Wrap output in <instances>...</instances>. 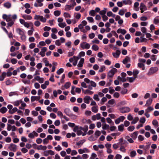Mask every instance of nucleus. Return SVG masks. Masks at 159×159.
Here are the masks:
<instances>
[{
  "instance_id": "9",
  "label": "nucleus",
  "mask_w": 159,
  "mask_h": 159,
  "mask_svg": "<svg viewBox=\"0 0 159 159\" xmlns=\"http://www.w3.org/2000/svg\"><path fill=\"white\" fill-rule=\"evenodd\" d=\"M83 92L85 94H89L92 95L93 93V92L90 91V90L87 89L85 90H84L82 88Z\"/></svg>"
},
{
  "instance_id": "56",
  "label": "nucleus",
  "mask_w": 159,
  "mask_h": 159,
  "mask_svg": "<svg viewBox=\"0 0 159 159\" xmlns=\"http://www.w3.org/2000/svg\"><path fill=\"white\" fill-rule=\"evenodd\" d=\"M134 126H130L128 127L127 129L129 131H132L134 130Z\"/></svg>"
},
{
  "instance_id": "3",
  "label": "nucleus",
  "mask_w": 159,
  "mask_h": 159,
  "mask_svg": "<svg viewBox=\"0 0 159 159\" xmlns=\"http://www.w3.org/2000/svg\"><path fill=\"white\" fill-rule=\"evenodd\" d=\"M80 47L83 49H89L90 47V45L86 42H83L80 44Z\"/></svg>"
},
{
  "instance_id": "55",
  "label": "nucleus",
  "mask_w": 159,
  "mask_h": 159,
  "mask_svg": "<svg viewBox=\"0 0 159 159\" xmlns=\"http://www.w3.org/2000/svg\"><path fill=\"white\" fill-rule=\"evenodd\" d=\"M89 14L92 16H94L95 14V11L93 10H91L89 12Z\"/></svg>"
},
{
  "instance_id": "7",
  "label": "nucleus",
  "mask_w": 159,
  "mask_h": 159,
  "mask_svg": "<svg viewBox=\"0 0 159 159\" xmlns=\"http://www.w3.org/2000/svg\"><path fill=\"white\" fill-rule=\"evenodd\" d=\"M44 0H36V1L39 3V5H38L36 2H35L34 3V6L35 7H37L38 6L41 7H42L43 4L41 3L42 2H43Z\"/></svg>"
},
{
  "instance_id": "25",
  "label": "nucleus",
  "mask_w": 159,
  "mask_h": 159,
  "mask_svg": "<svg viewBox=\"0 0 159 159\" xmlns=\"http://www.w3.org/2000/svg\"><path fill=\"white\" fill-rule=\"evenodd\" d=\"M152 100L151 98H149L148 100L147 101L146 103L145 104V106H149L150 105L152 102Z\"/></svg>"
},
{
  "instance_id": "60",
  "label": "nucleus",
  "mask_w": 159,
  "mask_h": 159,
  "mask_svg": "<svg viewBox=\"0 0 159 159\" xmlns=\"http://www.w3.org/2000/svg\"><path fill=\"white\" fill-rule=\"evenodd\" d=\"M30 89L28 87H26L24 89V93L27 94L30 92Z\"/></svg>"
},
{
  "instance_id": "8",
  "label": "nucleus",
  "mask_w": 159,
  "mask_h": 159,
  "mask_svg": "<svg viewBox=\"0 0 159 159\" xmlns=\"http://www.w3.org/2000/svg\"><path fill=\"white\" fill-rule=\"evenodd\" d=\"M78 152L80 154H82L85 152H89V150L86 148H84L83 149H79L78 150Z\"/></svg>"
},
{
  "instance_id": "1",
  "label": "nucleus",
  "mask_w": 159,
  "mask_h": 159,
  "mask_svg": "<svg viewBox=\"0 0 159 159\" xmlns=\"http://www.w3.org/2000/svg\"><path fill=\"white\" fill-rule=\"evenodd\" d=\"M158 70V68L157 67H152L149 69L147 73L148 75H150L156 73Z\"/></svg>"
},
{
  "instance_id": "52",
  "label": "nucleus",
  "mask_w": 159,
  "mask_h": 159,
  "mask_svg": "<svg viewBox=\"0 0 159 159\" xmlns=\"http://www.w3.org/2000/svg\"><path fill=\"white\" fill-rule=\"evenodd\" d=\"M63 16L64 17L66 18H70L71 17L70 15L67 12H64L63 14Z\"/></svg>"
},
{
  "instance_id": "42",
  "label": "nucleus",
  "mask_w": 159,
  "mask_h": 159,
  "mask_svg": "<svg viewBox=\"0 0 159 159\" xmlns=\"http://www.w3.org/2000/svg\"><path fill=\"white\" fill-rule=\"evenodd\" d=\"M124 125L123 124L118 126V129L119 131H123L124 130Z\"/></svg>"
},
{
  "instance_id": "45",
  "label": "nucleus",
  "mask_w": 159,
  "mask_h": 159,
  "mask_svg": "<svg viewBox=\"0 0 159 159\" xmlns=\"http://www.w3.org/2000/svg\"><path fill=\"white\" fill-rule=\"evenodd\" d=\"M92 49L95 51H96L98 50L99 47L97 45H93L92 47Z\"/></svg>"
},
{
  "instance_id": "57",
  "label": "nucleus",
  "mask_w": 159,
  "mask_h": 159,
  "mask_svg": "<svg viewBox=\"0 0 159 159\" xmlns=\"http://www.w3.org/2000/svg\"><path fill=\"white\" fill-rule=\"evenodd\" d=\"M13 95H18L17 93L16 92H11L9 93V96L10 97L12 96Z\"/></svg>"
},
{
  "instance_id": "23",
  "label": "nucleus",
  "mask_w": 159,
  "mask_h": 159,
  "mask_svg": "<svg viewBox=\"0 0 159 159\" xmlns=\"http://www.w3.org/2000/svg\"><path fill=\"white\" fill-rule=\"evenodd\" d=\"M16 32L18 34L20 35H22L24 34H25L24 31L20 28L16 29Z\"/></svg>"
},
{
  "instance_id": "37",
  "label": "nucleus",
  "mask_w": 159,
  "mask_h": 159,
  "mask_svg": "<svg viewBox=\"0 0 159 159\" xmlns=\"http://www.w3.org/2000/svg\"><path fill=\"white\" fill-rule=\"evenodd\" d=\"M126 9H120L119 11L118 14L120 16H123L125 14V12L126 11Z\"/></svg>"
},
{
  "instance_id": "41",
  "label": "nucleus",
  "mask_w": 159,
  "mask_h": 159,
  "mask_svg": "<svg viewBox=\"0 0 159 159\" xmlns=\"http://www.w3.org/2000/svg\"><path fill=\"white\" fill-rule=\"evenodd\" d=\"M107 9V8H104L103 10H102L100 11L99 12L100 14L102 16L105 15V14L106 13Z\"/></svg>"
},
{
  "instance_id": "39",
  "label": "nucleus",
  "mask_w": 159,
  "mask_h": 159,
  "mask_svg": "<svg viewBox=\"0 0 159 159\" xmlns=\"http://www.w3.org/2000/svg\"><path fill=\"white\" fill-rule=\"evenodd\" d=\"M34 29L32 27H31V29L28 31V34L29 36L31 35L33 33V32L34 31Z\"/></svg>"
},
{
  "instance_id": "35",
  "label": "nucleus",
  "mask_w": 159,
  "mask_h": 159,
  "mask_svg": "<svg viewBox=\"0 0 159 159\" xmlns=\"http://www.w3.org/2000/svg\"><path fill=\"white\" fill-rule=\"evenodd\" d=\"M46 45V43L44 41H40L39 42V44L37 45V47L39 48H41V46H44Z\"/></svg>"
},
{
  "instance_id": "29",
  "label": "nucleus",
  "mask_w": 159,
  "mask_h": 159,
  "mask_svg": "<svg viewBox=\"0 0 159 159\" xmlns=\"http://www.w3.org/2000/svg\"><path fill=\"white\" fill-rule=\"evenodd\" d=\"M85 139H82L76 143V144L78 146H81L84 143L85 141Z\"/></svg>"
},
{
  "instance_id": "10",
  "label": "nucleus",
  "mask_w": 159,
  "mask_h": 159,
  "mask_svg": "<svg viewBox=\"0 0 159 159\" xmlns=\"http://www.w3.org/2000/svg\"><path fill=\"white\" fill-rule=\"evenodd\" d=\"M120 54V51L119 50H117L116 52L112 53V55L114 57L117 58L119 57Z\"/></svg>"
},
{
  "instance_id": "49",
  "label": "nucleus",
  "mask_w": 159,
  "mask_h": 159,
  "mask_svg": "<svg viewBox=\"0 0 159 159\" xmlns=\"http://www.w3.org/2000/svg\"><path fill=\"white\" fill-rule=\"evenodd\" d=\"M93 98L96 101H98L100 100V99L98 97V95L97 94H95L94 95Z\"/></svg>"
},
{
  "instance_id": "54",
  "label": "nucleus",
  "mask_w": 159,
  "mask_h": 159,
  "mask_svg": "<svg viewBox=\"0 0 159 159\" xmlns=\"http://www.w3.org/2000/svg\"><path fill=\"white\" fill-rule=\"evenodd\" d=\"M139 118L138 117H135L131 122V124H135L138 121Z\"/></svg>"
},
{
  "instance_id": "63",
  "label": "nucleus",
  "mask_w": 159,
  "mask_h": 159,
  "mask_svg": "<svg viewBox=\"0 0 159 159\" xmlns=\"http://www.w3.org/2000/svg\"><path fill=\"white\" fill-rule=\"evenodd\" d=\"M66 152L65 151L63 150L60 152V154L62 157H64L66 155Z\"/></svg>"
},
{
  "instance_id": "32",
  "label": "nucleus",
  "mask_w": 159,
  "mask_h": 159,
  "mask_svg": "<svg viewBox=\"0 0 159 159\" xmlns=\"http://www.w3.org/2000/svg\"><path fill=\"white\" fill-rule=\"evenodd\" d=\"M14 21H11L7 23V29H9V27H11L14 24Z\"/></svg>"
},
{
  "instance_id": "21",
  "label": "nucleus",
  "mask_w": 159,
  "mask_h": 159,
  "mask_svg": "<svg viewBox=\"0 0 159 159\" xmlns=\"http://www.w3.org/2000/svg\"><path fill=\"white\" fill-rule=\"evenodd\" d=\"M84 60L83 58H82L80 59V61L79 62V63L77 65L78 66L81 67L83 66Z\"/></svg>"
},
{
  "instance_id": "51",
  "label": "nucleus",
  "mask_w": 159,
  "mask_h": 159,
  "mask_svg": "<svg viewBox=\"0 0 159 159\" xmlns=\"http://www.w3.org/2000/svg\"><path fill=\"white\" fill-rule=\"evenodd\" d=\"M106 120H107V122L109 124H111V125L114 124V122L112 121L111 119L109 118L108 117L106 118Z\"/></svg>"
},
{
  "instance_id": "14",
  "label": "nucleus",
  "mask_w": 159,
  "mask_h": 159,
  "mask_svg": "<svg viewBox=\"0 0 159 159\" xmlns=\"http://www.w3.org/2000/svg\"><path fill=\"white\" fill-rule=\"evenodd\" d=\"M40 98V96H32L31 98V101L32 102H34L36 100H39Z\"/></svg>"
},
{
  "instance_id": "6",
  "label": "nucleus",
  "mask_w": 159,
  "mask_h": 159,
  "mask_svg": "<svg viewBox=\"0 0 159 159\" xmlns=\"http://www.w3.org/2000/svg\"><path fill=\"white\" fill-rule=\"evenodd\" d=\"M8 148L10 150L15 152L16 150V146L15 144L11 143Z\"/></svg>"
},
{
  "instance_id": "48",
  "label": "nucleus",
  "mask_w": 159,
  "mask_h": 159,
  "mask_svg": "<svg viewBox=\"0 0 159 159\" xmlns=\"http://www.w3.org/2000/svg\"><path fill=\"white\" fill-rule=\"evenodd\" d=\"M66 25L65 22L61 23L58 24V26L62 28H63L66 26Z\"/></svg>"
},
{
  "instance_id": "22",
  "label": "nucleus",
  "mask_w": 159,
  "mask_h": 159,
  "mask_svg": "<svg viewBox=\"0 0 159 159\" xmlns=\"http://www.w3.org/2000/svg\"><path fill=\"white\" fill-rule=\"evenodd\" d=\"M138 134V131H135L131 134V137H132L134 139H135L137 138Z\"/></svg>"
},
{
  "instance_id": "30",
  "label": "nucleus",
  "mask_w": 159,
  "mask_h": 159,
  "mask_svg": "<svg viewBox=\"0 0 159 159\" xmlns=\"http://www.w3.org/2000/svg\"><path fill=\"white\" fill-rule=\"evenodd\" d=\"M80 129L83 130L84 132H86L88 129V126L87 125H85L83 128L80 127Z\"/></svg>"
},
{
  "instance_id": "11",
  "label": "nucleus",
  "mask_w": 159,
  "mask_h": 159,
  "mask_svg": "<svg viewBox=\"0 0 159 159\" xmlns=\"http://www.w3.org/2000/svg\"><path fill=\"white\" fill-rule=\"evenodd\" d=\"M90 99V97L88 96H85L84 98V102L87 104H89V100Z\"/></svg>"
},
{
  "instance_id": "50",
  "label": "nucleus",
  "mask_w": 159,
  "mask_h": 159,
  "mask_svg": "<svg viewBox=\"0 0 159 159\" xmlns=\"http://www.w3.org/2000/svg\"><path fill=\"white\" fill-rule=\"evenodd\" d=\"M154 108L152 107H149L145 110V111L147 112H150L151 111L153 110Z\"/></svg>"
},
{
  "instance_id": "26",
  "label": "nucleus",
  "mask_w": 159,
  "mask_h": 159,
  "mask_svg": "<svg viewBox=\"0 0 159 159\" xmlns=\"http://www.w3.org/2000/svg\"><path fill=\"white\" fill-rule=\"evenodd\" d=\"M7 110V109L6 107H2L0 109V112L2 114H4Z\"/></svg>"
},
{
  "instance_id": "44",
  "label": "nucleus",
  "mask_w": 159,
  "mask_h": 159,
  "mask_svg": "<svg viewBox=\"0 0 159 159\" xmlns=\"http://www.w3.org/2000/svg\"><path fill=\"white\" fill-rule=\"evenodd\" d=\"M61 11H55L54 12V15L56 16H58L61 14Z\"/></svg>"
},
{
  "instance_id": "24",
  "label": "nucleus",
  "mask_w": 159,
  "mask_h": 159,
  "mask_svg": "<svg viewBox=\"0 0 159 159\" xmlns=\"http://www.w3.org/2000/svg\"><path fill=\"white\" fill-rule=\"evenodd\" d=\"M140 9H143L146 10H147V7L144 3L141 2L140 3Z\"/></svg>"
},
{
  "instance_id": "5",
  "label": "nucleus",
  "mask_w": 159,
  "mask_h": 159,
  "mask_svg": "<svg viewBox=\"0 0 159 159\" xmlns=\"http://www.w3.org/2000/svg\"><path fill=\"white\" fill-rule=\"evenodd\" d=\"M38 135V134L35 131H33L32 132L28 134V137L31 139H34L35 136L37 137Z\"/></svg>"
},
{
  "instance_id": "33",
  "label": "nucleus",
  "mask_w": 159,
  "mask_h": 159,
  "mask_svg": "<svg viewBox=\"0 0 159 159\" xmlns=\"http://www.w3.org/2000/svg\"><path fill=\"white\" fill-rule=\"evenodd\" d=\"M139 71L136 69H134L133 70V73L135 78H137V75L139 73Z\"/></svg>"
},
{
  "instance_id": "47",
  "label": "nucleus",
  "mask_w": 159,
  "mask_h": 159,
  "mask_svg": "<svg viewBox=\"0 0 159 159\" xmlns=\"http://www.w3.org/2000/svg\"><path fill=\"white\" fill-rule=\"evenodd\" d=\"M39 20L41 21L44 23L46 22V18L42 16H40Z\"/></svg>"
},
{
  "instance_id": "38",
  "label": "nucleus",
  "mask_w": 159,
  "mask_h": 159,
  "mask_svg": "<svg viewBox=\"0 0 159 159\" xmlns=\"http://www.w3.org/2000/svg\"><path fill=\"white\" fill-rule=\"evenodd\" d=\"M71 85V83L70 82H67L64 85V87L66 89H68L70 87Z\"/></svg>"
},
{
  "instance_id": "64",
  "label": "nucleus",
  "mask_w": 159,
  "mask_h": 159,
  "mask_svg": "<svg viewBox=\"0 0 159 159\" xmlns=\"http://www.w3.org/2000/svg\"><path fill=\"white\" fill-rule=\"evenodd\" d=\"M97 157V155L95 153H92L89 159H94Z\"/></svg>"
},
{
  "instance_id": "53",
  "label": "nucleus",
  "mask_w": 159,
  "mask_h": 159,
  "mask_svg": "<svg viewBox=\"0 0 159 159\" xmlns=\"http://www.w3.org/2000/svg\"><path fill=\"white\" fill-rule=\"evenodd\" d=\"M64 71V69L63 68H61L59 69L57 71V74L58 75H60L61 73H63Z\"/></svg>"
},
{
  "instance_id": "16",
  "label": "nucleus",
  "mask_w": 159,
  "mask_h": 159,
  "mask_svg": "<svg viewBox=\"0 0 159 159\" xmlns=\"http://www.w3.org/2000/svg\"><path fill=\"white\" fill-rule=\"evenodd\" d=\"M69 4L73 8L76 4L75 0H70L69 2Z\"/></svg>"
},
{
  "instance_id": "17",
  "label": "nucleus",
  "mask_w": 159,
  "mask_h": 159,
  "mask_svg": "<svg viewBox=\"0 0 159 159\" xmlns=\"http://www.w3.org/2000/svg\"><path fill=\"white\" fill-rule=\"evenodd\" d=\"M119 142L118 143V144L119 145H122L123 144H127L128 143L127 142V141H124V142L123 143L124 141H123V139L122 138H121L119 140Z\"/></svg>"
},
{
  "instance_id": "27",
  "label": "nucleus",
  "mask_w": 159,
  "mask_h": 159,
  "mask_svg": "<svg viewBox=\"0 0 159 159\" xmlns=\"http://www.w3.org/2000/svg\"><path fill=\"white\" fill-rule=\"evenodd\" d=\"M64 112L68 116H70V111L68 108H66L64 110Z\"/></svg>"
},
{
  "instance_id": "18",
  "label": "nucleus",
  "mask_w": 159,
  "mask_h": 159,
  "mask_svg": "<svg viewBox=\"0 0 159 159\" xmlns=\"http://www.w3.org/2000/svg\"><path fill=\"white\" fill-rule=\"evenodd\" d=\"M3 6L6 8L9 9L11 7V4L9 2H7L4 3L3 4Z\"/></svg>"
},
{
  "instance_id": "36",
  "label": "nucleus",
  "mask_w": 159,
  "mask_h": 159,
  "mask_svg": "<svg viewBox=\"0 0 159 159\" xmlns=\"http://www.w3.org/2000/svg\"><path fill=\"white\" fill-rule=\"evenodd\" d=\"M152 125L155 127L158 126V121L156 120H153L152 121Z\"/></svg>"
},
{
  "instance_id": "58",
  "label": "nucleus",
  "mask_w": 159,
  "mask_h": 159,
  "mask_svg": "<svg viewBox=\"0 0 159 159\" xmlns=\"http://www.w3.org/2000/svg\"><path fill=\"white\" fill-rule=\"evenodd\" d=\"M109 126L108 125L105 124L102 126V128L103 129L106 130L109 128Z\"/></svg>"
},
{
  "instance_id": "2",
  "label": "nucleus",
  "mask_w": 159,
  "mask_h": 159,
  "mask_svg": "<svg viewBox=\"0 0 159 159\" xmlns=\"http://www.w3.org/2000/svg\"><path fill=\"white\" fill-rule=\"evenodd\" d=\"M117 70L115 68H113L107 73V77L112 78L115 74L117 72Z\"/></svg>"
},
{
  "instance_id": "19",
  "label": "nucleus",
  "mask_w": 159,
  "mask_h": 159,
  "mask_svg": "<svg viewBox=\"0 0 159 159\" xmlns=\"http://www.w3.org/2000/svg\"><path fill=\"white\" fill-rule=\"evenodd\" d=\"M73 8L70 5H66L65 7L64 10L66 11H70L73 9Z\"/></svg>"
},
{
  "instance_id": "40",
  "label": "nucleus",
  "mask_w": 159,
  "mask_h": 159,
  "mask_svg": "<svg viewBox=\"0 0 159 159\" xmlns=\"http://www.w3.org/2000/svg\"><path fill=\"white\" fill-rule=\"evenodd\" d=\"M136 155V152L135 150L132 151L130 153V156L131 157H134Z\"/></svg>"
},
{
  "instance_id": "4",
  "label": "nucleus",
  "mask_w": 159,
  "mask_h": 159,
  "mask_svg": "<svg viewBox=\"0 0 159 159\" xmlns=\"http://www.w3.org/2000/svg\"><path fill=\"white\" fill-rule=\"evenodd\" d=\"M120 112L122 113H125L129 112L130 108L128 107H123L120 109Z\"/></svg>"
},
{
  "instance_id": "59",
  "label": "nucleus",
  "mask_w": 159,
  "mask_h": 159,
  "mask_svg": "<svg viewBox=\"0 0 159 159\" xmlns=\"http://www.w3.org/2000/svg\"><path fill=\"white\" fill-rule=\"evenodd\" d=\"M127 91L128 90L127 89H122V90H121L120 93L124 95L126 93Z\"/></svg>"
},
{
  "instance_id": "46",
  "label": "nucleus",
  "mask_w": 159,
  "mask_h": 159,
  "mask_svg": "<svg viewBox=\"0 0 159 159\" xmlns=\"http://www.w3.org/2000/svg\"><path fill=\"white\" fill-rule=\"evenodd\" d=\"M6 73L5 72H3L1 76H0V77L1 78V81H3L4 80L5 78L6 77Z\"/></svg>"
},
{
  "instance_id": "62",
  "label": "nucleus",
  "mask_w": 159,
  "mask_h": 159,
  "mask_svg": "<svg viewBox=\"0 0 159 159\" xmlns=\"http://www.w3.org/2000/svg\"><path fill=\"white\" fill-rule=\"evenodd\" d=\"M90 84L91 86H92L93 87H95L96 86L97 84L96 83L94 82L93 81H91L90 82Z\"/></svg>"
},
{
  "instance_id": "15",
  "label": "nucleus",
  "mask_w": 159,
  "mask_h": 159,
  "mask_svg": "<svg viewBox=\"0 0 159 159\" xmlns=\"http://www.w3.org/2000/svg\"><path fill=\"white\" fill-rule=\"evenodd\" d=\"M91 110L94 113H97L98 110V107L97 105L93 106L91 108Z\"/></svg>"
},
{
  "instance_id": "43",
  "label": "nucleus",
  "mask_w": 159,
  "mask_h": 159,
  "mask_svg": "<svg viewBox=\"0 0 159 159\" xmlns=\"http://www.w3.org/2000/svg\"><path fill=\"white\" fill-rule=\"evenodd\" d=\"M135 77H127V79H128V81L130 83H132L135 80Z\"/></svg>"
},
{
  "instance_id": "20",
  "label": "nucleus",
  "mask_w": 159,
  "mask_h": 159,
  "mask_svg": "<svg viewBox=\"0 0 159 159\" xmlns=\"http://www.w3.org/2000/svg\"><path fill=\"white\" fill-rule=\"evenodd\" d=\"M123 3L125 5H131L132 4V1L131 0H124L122 1Z\"/></svg>"
},
{
  "instance_id": "31",
  "label": "nucleus",
  "mask_w": 159,
  "mask_h": 159,
  "mask_svg": "<svg viewBox=\"0 0 159 159\" xmlns=\"http://www.w3.org/2000/svg\"><path fill=\"white\" fill-rule=\"evenodd\" d=\"M129 60H130L129 57L127 56L123 60V63L124 64H127V63L129 61Z\"/></svg>"
},
{
  "instance_id": "13",
  "label": "nucleus",
  "mask_w": 159,
  "mask_h": 159,
  "mask_svg": "<svg viewBox=\"0 0 159 159\" xmlns=\"http://www.w3.org/2000/svg\"><path fill=\"white\" fill-rule=\"evenodd\" d=\"M22 17L26 20H30L32 19V17L30 15L24 14L22 16Z\"/></svg>"
},
{
  "instance_id": "34",
  "label": "nucleus",
  "mask_w": 159,
  "mask_h": 159,
  "mask_svg": "<svg viewBox=\"0 0 159 159\" xmlns=\"http://www.w3.org/2000/svg\"><path fill=\"white\" fill-rule=\"evenodd\" d=\"M21 102H22L21 100H17L14 102V105L15 106H18Z\"/></svg>"
},
{
  "instance_id": "12",
  "label": "nucleus",
  "mask_w": 159,
  "mask_h": 159,
  "mask_svg": "<svg viewBox=\"0 0 159 159\" xmlns=\"http://www.w3.org/2000/svg\"><path fill=\"white\" fill-rule=\"evenodd\" d=\"M36 149L38 150H45L47 149V147L45 146H42V145H39L36 148Z\"/></svg>"
},
{
  "instance_id": "28",
  "label": "nucleus",
  "mask_w": 159,
  "mask_h": 159,
  "mask_svg": "<svg viewBox=\"0 0 159 159\" xmlns=\"http://www.w3.org/2000/svg\"><path fill=\"white\" fill-rule=\"evenodd\" d=\"M18 109L16 107H14L11 110H9V113L10 114H13L16 111H17Z\"/></svg>"
},
{
  "instance_id": "61",
  "label": "nucleus",
  "mask_w": 159,
  "mask_h": 159,
  "mask_svg": "<svg viewBox=\"0 0 159 159\" xmlns=\"http://www.w3.org/2000/svg\"><path fill=\"white\" fill-rule=\"evenodd\" d=\"M61 144L62 146L65 148H67L68 147V144L66 142H62Z\"/></svg>"
}]
</instances>
